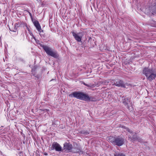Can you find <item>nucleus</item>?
Masks as SVG:
<instances>
[{"mask_svg":"<svg viewBox=\"0 0 156 156\" xmlns=\"http://www.w3.org/2000/svg\"><path fill=\"white\" fill-rule=\"evenodd\" d=\"M72 98H75L78 99L85 101H95V99L93 97H90L88 95L82 92L74 91L69 95Z\"/></svg>","mask_w":156,"mask_h":156,"instance_id":"obj_1","label":"nucleus"},{"mask_svg":"<svg viewBox=\"0 0 156 156\" xmlns=\"http://www.w3.org/2000/svg\"><path fill=\"white\" fill-rule=\"evenodd\" d=\"M108 140L114 146H120L124 143V139L119 136L110 137Z\"/></svg>","mask_w":156,"mask_h":156,"instance_id":"obj_2","label":"nucleus"},{"mask_svg":"<svg viewBox=\"0 0 156 156\" xmlns=\"http://www.w3.org/2000/svg\"><path fill=\"white\" fill-rule=\"evenodd\" d=\"M40 45L48 55L55 58H57L58 57L59 55L56 51L52 50L51 48L47 46Z\"/></svg>","mask_w":156,"mask_h":156,"instance_id":"obj_3","label":"nucleus"},{"mask_svg":"<svg viewBox=\"0 0 156 156\" xmlns=\"http://www.w3.org/2000/svg\"><path fill=\"white\" fill-rule=\"evenodd\" d=\"M72 34L75 40L77 41L78 42H81V39L84 35V33L83 32H80L76 33L74 32L73 31Z\"/></svg>","mask_w":156,"mask_h":156,"instance_id":"obj_4","label":"nucleus"},{"mask_svg":"<svg viewBox=\"0 0 156 156\" xmlns=\"http://www.w3.org/2000/svg\"><path fill=\"white\" fill-rule=\"evenodd\" d=\"M51 148L52 150H55L56 151H62V148L61 146L58 144L56 142H54L52 143Z\"/></svg>","mask_w":156,"mask_h":156,"instance_id":"obj_5","label":"nucleus"},{"mask_svg":"<svg viewBox=\"0 0 156 156\" xmlns=\"http://www.w3.org/2000/svg\"><path fill=\"white\" fill-rule=\"evenodd\" d=\"M154 69L152 68H149L148 67H145L143 70V74L145 75L146 77H147L151 72L153 71Z\"/></svg>","mask_w":156,"mask_h":156,"instance_id":"obj_6","label":"nucleus"},{"mask_svg":"<svg viewBox=\"0 0 156 156\" xmlns=\"http://www.w3.org/2000/svg\"><path fill=\"white\" fill-rule=\"evenodd\" d=\"M146 77L147 79L150 81L154 79L156 77V70L154 69Z\"/></svg>","mask_w":156,"mask_h":156,"instance_id":"obj_7","label":"nucleus"},{"mask_svg":"<svg viewBox=\"0 0 156 156\" xmlns=\"http://www.w3.org/2000/svg\"><path fill=\"white\" fill-rule=\"evenodd\" d=\"M73 146L71 144L69 143L66 142L64 144L63 147V150H65L66 151H70L73 148Z\"/></svg>","mask_w":156,"mask_h":156,"instance_id":"obj_8","label":"nucleus"},{"mask_svg":"<svg viewBox=\"0 0 156 156\" xmlns=\"http://www.w3.org/2000/svg\"><path fill=\"white\" fill-rule=\"evenodd\" d=\"M115 85L118 87L126 88V84L124 83L123 81L121 80H118L115 83H114L113 85Z\"/></svg>","mask_w":156,"mask_h":156,"instance_id":"obj_9","label":"nucleus"},{"mask_svg":"<svg viewBox=\"0 0 156 156\" xmlns=\"http://www.w3.org/2000/svg\"><path fill=\"white\" fill-rule=\"evenodd\" d=\"M35 26L36 27L37 29V30L38 31H40L41 30V26H40V24L39 23V22L36 20L34 21L33 22Z\"/></svg>","mask_w":156,"mask_h":156,"instance_id":"obj_10","label":"nucleus"},{"mask_svg":"<svg viewBox=\"0 0 156 156\" xmlns=\"http://www.w3.org/2000/svg\"><path fill=\"white\" fill-rule=\"evenodd\" d=\"M129 101L127 98L124 99L122 101V103L126 106L128 108L129 107L128 104L129 103Z\"/></svg>","mask_w":156,"mask_h":156,"instance_id":"obj_11","label":"nucleus"},{"mask_svg":"<svg viewBox=\"0 0 156 156\" xmlns=\"http://www.w3.org/2000/svg\"><path fill=\"white\" fill-rule=\"evenodd\" d=\"M129 138H130L131 139V140H133L134 141L139 140L138 138L136 133H134V134L133 135L132 137L130 136Z\"/></svg>","mask_w":156,"mask_h":156,"instance_id":"obj_12","label":"nucleus"},{"mask_svg":"<svg viewBox=\"0 0 156 156\" xmlns=\"http://www.w3.org/2000/svg\"><path fill=\"white\" fill-rule=\"evenodd\" d=\"M83 84L85 86H87L88 87L90 88H92L94 87L95 86L94 84H92L90 83H89L88 84H86L85 83L83 82Z\"/></svg>","mask_w":156,"mask_h":156,"instance_id":"obj_13","label":"nucleus"},{"mask_svg":"<svg viewBox=\"0 0 156 156\" xmlns=\"http://www.w3.org/2000/svg\"><path fill=\"white\" fill-rule=\"evenodd\" d=\"M153 9L152 11H150L152 14H156V6H154L153 7Z\"/></svg>","mask_w":156,"mask_h":156,"instance_id":"obj_14","label":"nucleus"},{"mask_svg":"<svg viewBox=\"0 0 156 156\" xmlns=\"http://www.w3.org/2000/svg\"><path fill=\"white\" fill-rule=\"evenodd\" d=\"M80 133L82 134L85 135H87L89 134V133L87 132V131L84 130H82L81 131Z\"/></svg>","mask_w":156,"mask_h":156,"instance_id":"obj_15","label":"nucleus"},{"mask_svg":"<svg viewBox=\"0 0 156 156\" xmlns=\"http://www.w3.org/2000/svg\"><path fill=\"white\" fill-rule=\"evenodd\" d=\"M114 156H125V155L122 153H118L115 154Z\"/></svg>","mask_w":156,"mask_h":156,"instance_id":"obj_16","label":"nucleus"},{"mask_svg":"<svg viewBox=\"0 0 156 156\" xmlns=\"http://www.w3.org/2000/svg\"><path fill=\"white\" fill-rule=\"evenodd\" d=\"M40 32V35L41 36H43L44 34H43V30H42L41 29V30L40 31H38Z\"/></svg>","mask_w":156,"mask_h":156,"instance_id":"obj_17","label":"nucleus"},{"mask_svg":"<svg viewBox=\"0 0 156 156\" xmlns=\"http://www.w3.org/2000/svg\"><path fill=\"white\" fill-rule=\"evenodd\" d=\"M20 25V24L19 23H16L15 25V28L16 27V28L19 27Z\"/></svg>","mask_w":156,"mask_h":156,"instance_id":"obj_18","label":"nucleus"},{"mask_svg":"<svg viewBox=\"0 0 156 156\" xmlns=\"http://www.w3.org/2000/svg\"><path fill=\"white\" fill-rule=\"evenodd\" d=\"M125 129H126V130L128 132H129V133H132V131H131L130 129H129L128 128H125Z\"/></svg>","mask_w":156,"mask_h":156,"instance_id":"obj_19","label":"nucleus"},{"mask_svg":"<svg viewBox=\"0 0 156 156\" xmlns=\"http://www.w3.org/2000/svg\"><path fill=\"white\" fill-rule=\"evenodd\" d=\"M80 151V149H78L76 152L79 153Z\"/></svg>","mask_w":156,"mask_h":156,"instance_id":"obj_20","label":"nucleus"},{"mask_svg":"<svg viewBox=\"0 0 156 156\" xmlns=\"http://www.w3.org/2000/svg\"><path fill=\"white\" fill-rule=\"evenodd\" d=\"M90 40H91V37H90L89 38V40H88V42H89V41H90Z\"/></svg>","mask_w":156,"mask_h":156,"instance_id":"obj_21","label":"nucleus"},{"mask_svg":"<svg viewBox=\"0 0 156 156\" xmlns=\"http://www.w3.org/2000/svg\"><path fill=\"white\" fill-rule=\"evenodd\" d=\"M44 154L45 155H48V154L46 153H44Z\"/></svg>","mask_w":156,"mask_h":156,"instance_id":"obj_22","label":"nucleus"},{"mask_svg":"<svg viewBox=\"0 0 156 156\" xmlns=\"http://www.w3.org/2000/svg\"><path fill=\"white\" fill-rule=\"evenodd\" d=\"M29 14H30V16L32 17V14L30 12H29Z\"/></svg>","mask_w":156,"mask_h":156,"instance_id":"obj_23","label":"nucleus"},{"mask_svg":"<svg viewBox=\"0 0 156 156\" xmlns=\"http://www.w3.org/2000/svg\"><path fill=\"white\" fill-rule=\"evenodd\" d=\"M44 111H48V110L47 109H45L44 110Z\"/></svg>","mask_w":156,"mask_h":156,"instance_id":"obj_24","label":"nucleus"},{"mask_svg":"<svg viewBox=\"0 0 156 156\" xmlns=\"http://www.w3.org/2000/svg\"><path fill=\"white\" fill-rule=\"evenodd\" d=\"M153 26L155 27H156V25H154V26Z\"/></svg>","mask_w":156,"mask_h":156,"instance_id":"obj_25","label":"nucleus"},{"mask_svg":"<svg viewBox=\"0 0 156 156\" xmlns=\"http://www.w3.org/2000/svg\"><path fill=\"white\" fill-rule=\"evenodd\" d=\"M37 1H40V0H36Z\"/></svg>","mask_w":156,"mask_h":156,"instance_id":"obj_26","label":"nucleus"}]
</instances>
